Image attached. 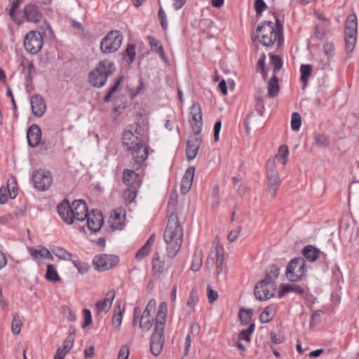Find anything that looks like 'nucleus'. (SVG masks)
Segmentation results:
<instances>
[{"instance_id": "nucleus-11", "label": "nucleus", "mask_w": 359, "mask_h": 359, "mask_svg": "<svg viewBox=\"0 0 359 359\" xmlns=\"http://www.w3.org/2000/svg\"><path fill=\"white\" fill-rule=\"evenodd\" d=\"M32 181L36 189L45 191L48 189L52 184V175L48 171L39 170L33 173Z\"/></svg>"}, {"instance_id": "nucleus-51", "label": "nucleus", "mask_w": 359, "mask_h": 359, "mask_svg": "<svg viewBox=\"0 0 359 359\" xmlns=\"http://www.w3.org/2000/svg\"><path fill=\"white\" fill-rule=\"evenodd\" d=\"M314 142L320 147H327L330 144L329 139L322 134H315Z\"/></svg>"}, {"instance_id": "nucleus-33", "label": "nucleus", "mask_w": 359, "mask_h": 359, "mask_svg": "<svg viewBox=\"0 0 359 359\" xmlns=\"http://www.w3.org/2000/svg\"><path fill=\"white\" fill-rule=\"evenodd\" d=\"M276 314V309L273 306H267L260 314V321L262 323H267L272 320Z\"/></svg>"}, {"instance_id": "nucleus-53", "label": "nucleus", "mask_w": 359, "mask_h": 359, "mask_svg": "<svg viewBox=\"0 0 359 359\" xmlns=\"http://www.w3.org/2000/svg\"><path fill=\"white\" fill-rule=\"evenodd\" d=\"M198 300V292L196 289H192L187 300V306L194 308Z\"/></svg>"}, {"instance_id": "nucleus-50", "label": "nucleus", "mask_w": 359, "mask_h": 359, "mask_svg": "<svg viewBox=\"0 0 359 359\" xmlns=\"http://www.w3.org/2000/svg\"><path fill=\"white\" fill-rule=\"evenodd\" d=\"M153 321L150 318L141 316L140 320V327L143 332L149 331L152 327Z\"/></svg>"}, {"instance_id": "nucleus-61", "label": "nucleus", "mask_w": 359, "mask_h": 359, "mask_svg": "<svg viewBox=\"0 0 359 359\" xmlns=\"http://www.w3.org/2000/svg\"><path fill=\"white\" fill-rule=\"evenodd\" d=\"M241 231V226H238L236 229L231 231L227 236L228 241L230 243L234 242L237 239Z\"/></svg>"}, {"instance_id": "nucleus-16", "label": "nucleus", "mask_w": 359, "mask_h": 359, "mask_svg": "<svg viewBox=\"0 0 359 359\" xmlns=\"http://www.w3.org/2000/svg\"><path fill=\"white\" fill-rule=\"evenodd\" d=\"M89 229L93 232L98 231L103 224V216L98 210H93L86 217Z\"/></svg>"}, {"instance_id": "nucleus-17", "label": "nucleus", "mask_w": 359, "mask_h": 359, "mask_svg": "<svg viewBox=\"0 0 359 359\" xmlns=\"http://www.w3.org/2000/svg\"><path fill=\"white\" fill-rule=\"evenodd\" d=\"M31 109L36 117H41L46 112V104L44 99L39 95L35 94L30 98Z\"/></svg>"}, {"instance_id": "nucleus-2", "label": "nucleus", "mask_w": 359, "mask_h": 359, "mask_svg": "<svg viewBox=\"0 0 359 359\" xmlns=\"http://www.w3.org/2000/svg\"><path fill=\"white\" fill-rule=\"evenodd\" d=\"M163 239L167 244V257L170 259L174 258L179 252L183 240V229L179 223L177 215L174 212H172L169 217Z\"/></svg>"}, {"instance_id": "nucleus-42", "label": "nucleus", "mask_w": 359, "mask_h": 359, "mask_svg": "<svg viewBox=\"0 0 359 359\" xmlns=\"http://www.w3.org/2000/svg\"><path fill=\"white\" fill-rule=\"evenodd\" d=\"M312 71L311 65H302L300 67L301 72V81L304 83V84L307 83V81L311 76Z\"/></svg>"}, {"instance_id": "nucleus-6", "label": "nucleus", "mask_w": 359, "mask_h": 359, "mask_svg": "<svg viewBox=\"0 0 359 359\" xmlns=\"http://www.w3.org/2000/svg\"><path fill=\"white\" fill-rule=\"evenodd\" d=\"M307 266L303 257L291 259L286 267L285 276L291 282L302 280L306 276Z\"/></svg>"}, {"instance_id": "nucleus-49", "label": "nucleus", "mask_w": 359, "mask_h": 359, "mask_svg": "<svg viewBox=\"0 0 359 359\" xmlns=\"http://www.w3.org/2000/svg\"><path fill=\"white\" fill-rule=\"evenodd\" d=\"M137 175L134 171L128 170V169L123 170V182L126 185H128L130 187L131 186V183H130L131 180H133L134 178H137Z\"/></svg>"}, {"instance_id": "nucleus-38", "label": "nucleus", "mask_w": 359, "mask_h": 359, "mask_svg": "<svg viewBox=\"0 0 359 359\" xmlns=\"http://www.w3.org/2000/svg\"><path fill=\"white\" fill-rule=\"evenodd\" d=\"M22 326V319L19 314L14 315L11 323V330L14 334H20Z\"/></svg>"}, {"instance_id": "nucleus-39", "label": "nucleus", "mask_w": 359, "mask_h": 359, "mask_svg": "<svg viewBox=\"0 0 359 359\" xmlns=\"http://www.w3.org/2000/svg\"><path fill=\"white\" fill-rule=\"evenodd\" d=\"M334 50V46L332 43H326L324 44L323 53L326 56V60L323 65V67H326L329 65L330 57L333 56Z\"/></svg>"}, {"instance_id": "nucleus-35", "label": "nucleus", "mask_w": 359, "mask_h": 359, "mask_svg": "<svg viewBox=\"0 0 359 359\" xmlns=\"http://www.w3.org/2000/svg\"><path fill=\"white\" fill-rule=\"evenodd\" d=\"M279 275V268L276 265H271L266 271L264 280L276 283V280Z\"/></svg>"}, {"instance_id": "nucleus-37", "label": "nucleus", "mask_w": 359, "mask_h": 359, "mask_svg": "<svg viewBox=\"0 0 359 359\" xmlns=\"http://www.w3.org/2000/svg\"><path fill=\"white\" fill-rule=\"evenodd\" d=\"M27 250L29 252L31 257L34 259L37 260L44 258L46 248L41 246H40L39 249H36L32 247H28Z\"/></svg>"}, {"instance_id": "nucleus-18", "label": "nucleus", "mask_w": 359, "mask_h": 359, "mask_svg": "<svg viewBox=\"0 0 359 359\" xmlns=\"http://www.w3.org/2000/svg\"><path fill=\"white\" fill-rule=\"evenodd\" d=\"M126 217L125 210L122 208H117L111 215L109 223L113 229H122Z\"/></svg>"}, {"instance_id": "nucleus-5", "label": "nucleus", "mask_w": 359, "mask_h": 359, "mask_svg": "<svg viewBox=\"0 0 359 359\" xmlns=\"http://www.w3.org/2000/svg\"><path fill=\"white\" fill-rule=\"evenodd\" d=\"M115 70L116 67L113 62L108 60H101L96 67L89 73V82L95 88H101L105 85L108 77Z\"/></svg>"}, {"instance_id": "nucleus-4", "label": "nucleus", "mask_w": 359, "mask_h": 359, "mask_svg": "<svg viewBox=\"0 0 359 359\" xmlns=\"http://www.w3.org/2000/svg\"><path fill=\"white\" fill-rule=\"evenodd\" d=\"M167 304H160L155 318L154 331L150 339V350L155 356L158 355L164 344V329L166 322Z\"/></svg>"}, {"instance_id": "nucleus-46", "label": "nucleus", "mask_w": 359, "mask_h": 359, "mask_svg": "<svg viewBox=\"0 0 359 359\" xmlns=\"http://www.w3.org/2000/svg\"><path fill=\"white\" fill-rule=\"evenodd\" d=\"M135 197L136 189L134 186H130L123 193V198L128 203H132L135 200Z\"/></svg>"}, {"instance_id": "nucleus-47", "label": "nucleus", "mask_w": 359, "mask_h": 359, "mask_svg": "<svg viewBox=\"0 0 359 359\" xmlns=\"http://www.w3.org/2000/svg\"><path fill=\"white\" fill-rule=\"evenodd\" d=\"M123 57L126 59L128 58V61L130 63L133 62L135 57V46L134 44H128L124 53Z\"/></svg>"}, {"instance_id": "nucleus-25", "label": "nucleus", "mask_w": 359, "mask_h": 359, "mask_svg": "<svg viewBox=\"0 0 359 359\" xmlns=\"http://www.w3.org/2000/svg\"><path fill=\"white\" fill-rule=\"evenodd\" d=\"M20 67L24 72L27 69L26 80L27 82H31L32 80V76L36 73L33 62L28 59L23 58L20 62Z\"/></svg>"}, {"instance_id": "nucleus-30", "label": "nucleus", "mask_w": 359, "mask_h": 359, "mask_svg": "<svg viewBox=\"0 0 359 359\" xmlns=\"http://www.w3.org/2000/svg\"><path fill=\"white\" fill-rule=\"evenodd\" d=\"M278 79L276 74H273L268 83V97H275L279 93Z\"/></svg>"}, {"instance_id": "nucleus-59", "label": "nucleus", "mask_w": 359, "mask_h": 359, "mask_svg": "<svg viewBox=\"0 0 359 359\" xmlns=\"http://www.w3.org/2000/svg\"><path fill=\"white\" fill-rule=\"evenodd\" d=\"M276 164V162L275 161V158H271L268 160L266 163L267 175L277 173Z\"/></svg>"}, {"instance_id": "nucleus-21", "label": "nucleus", "mask_w": 359, "mask_h": 359, "mask_svg": "<svg viewBox=\"0 0 359 359\" xmlns=\"http://www.w3.org/2000/svg\"><path fill=\"white\" fill-rule=\"evenodd\" d=\"M115 291L111 290L107 292L104 299L99 301L97 303L96 309L98 313H107L109 311L115 298Z\"/></svg>"}, {"instance_id": "nucleus-9", "label": "nucleus", "mask_w": 359, "mask_h": 359, "mask_svg": "<svg viewBox=\"0 0 359 359\" xmlns=\"http://www.w3.org/2000/svg\"><path fill=\"white\" fill-rule=\"evenodd\" d=\"M43 39L41 34L36 31L29 32L24 39L25 50L31 54H36L41 49Z\"/></svg>"}, {"instance_id": "nucleus-48", "label": "nucleus", "mask_w": 359, "mask_h": 359, "mask_svg": "<svg viewBox=\"0 0 359 359\" xmlns=\"http://www.w3.org/2000/svg\"><path fill=\"white\" fill-rule=\"evenodd\" d=\"M270 56V63L273 67V72L276 74V72L280 69L282 67L283 63L282 60L278 55H274L272 54H269Z\"/></svg>"}, {"instance_id": "nucleus-3", "label": "nucleus", "mask_w": 359, "mask_h": 359, "mask_svg": "<svg viewBox=\"0 0 359 359\" xmlns=\"http://www.w3.org/2000/svg\"><path fill=\"white\" fill-rule=\"evenodd\" d=\"M276 23L271 21L263 22L257 28V37L264 46L269 47L277 43L280 46L283 42L282 25L277 15H274Z\"/></svg>"}, {"instance_id": "nucleus-15", "label": "nucleus", "mask_w": 359, "mask_h": 359, "mask_svg": "<svg viewBox=\"0 0 359 359\" xmlns=\"http://www.w3.org/2000/svg\"><path fill=\"white\" fill-rule=\"evenodd\" d=\"M23 17L27 22L38 23L42 20L43 14L36 4H28L23 9Z\"/></svg>"}, {"instance_id": "nucleus-54", "label": "nucleus", "mask_w": 359, "mask_h": 359, "mask_svg": "<svg viewBox=\"0 0 359 359\" xmlns=\"http://www.w3.org/2000/svg\"><path fill=\"white\" fill-rule=\"evenodd\" d=\"M156 306V300L154 299H151L149 301L142 316L150 318L151 313L155 309Z\"/></svg>"}, {"instance_id": "nucleus-20", "label": "nucleus", "mask_w": 359, "mask_h": 359, "mask_svg": "<svg viewBox=\"0 0 359 359\" xmlns=\"http://www.w3.org/2000/svg\"><path fill=\"white\" fill-rule=\"evenodd\" d=\"M195 168L194 166H189L186 170L180 184V191L182 194H187L192 185L194 177Z\"/></svg>"}, {"instance_id": "nucleus-55", "label": "nucleus", "mask_w": 359, "mask_h": 359, "mask_svg": "<svg viewBox=\"0 0 359 359\" xmlns=\"http://www.w3.org/2000/svg\"><path fill=\"white\" fill-rule=\"evenodd\" d=\"M73 264L81 274L86 273L90 269V266L88 264L79 261H73Z\"/></svg>"}, {"instance_id": "nucleus-31", "label": "nucleus", "mask_w": 359, "mask_h": 359, "mask_svg": "<svg viewBox=\"0 0 359 359\" xmlns=\"http://www.w3.org/2000/svg\"><path fill=\"white\" fill-rule=\"evenodd\" d=\"M203 253L199 248L196 249L191 262V269L193 271H198L202 266Z\"/></svg>"}, {"instance_id": "nucleus-29", "label": "nucleus", "mask_w": 359, "mask_h": 359, "mask_svg": "<svg viewBox=\"0 0 359 359\" xmlns=\"http://www.w3.org/2000/svg\"><path fill=\"white\" fill-rule=\"evenodd\" d=\"M288 292H294L297 294H302L304 292V288L297 285H282L279 292V297L282 298L285 294Z\"/></svg>"}, {"instance_id": "nucleus-56", "label": "nucleus", "mask_w": 359, "mask_h": 359, "mask_svg": "<svg viewBox=\"0 0 359 359\" xmlns=\"http://www.w3.org/2000/svg\"><path fill=\"white\" fill-rule=\"evenodd\" d=\"M74 341L73 340L72 336H67L66 339L65 340L63 345L62 347H60V349L68 353L71 348L73 346Z\"/></svg>"}, {"instance_id": "nucleus-12", "label": "nucleus", "mask_w": 359, "mask_h": 359, "mask_svg": "<svg viewBox=\"0 0 359 359\" xmlns=\"http://www.w3.org/2000/svg\"><path fill=\"white\" fill-rule=\"evenodd\" d=\"M189 123L192 128L194 133L199 135L203 126L202 112L200 104L194 102L189 110Z\"/></svg>"}, {"instance_id": "nucleus-57", "label": "nucleus", "mask_w": 359, "mask_h": 359, "mask_svg": "<svg viewBox=\"0 0 359 359\" xmlns=\"http://www.w3.org/2000/svg\"><path fill=\"white\" fill-rule=\"evenodd\" d=\"M121 77L116 80V81L114 83V84L109 88V92L107 93V95L104 97V101L105 102H109L111 100V97L113 93H114L118 87L119 86L121 82Z\"/></svg>"}, {"instance_id": "nucleus-43", "label": "nucleus", "mask_w": 359, "mask_h": 359, "mask_svg": "<svg viewBox=\"0 0 359 359\" xmlns=\"http://www.w3.org/2000/svg\"><path fill=\"white\" fill-rule=\"evenodd\" d=\"M252 316V310L242 309L240 310L238 316L243 324L247 325L250 323Z\"/></svg>"}, {"instance_id": "nucleus-13", "label": "nucleus", "mask_w": 359, "mask_h": 359, "mask_svg": "<svg viewBox=\"0 0 359 359\" xmlns=\"http://www.w3.org/2000/svg\"><path fill=\"white\" fill-rule=\"evenodd\" d=\"M201 143L202 139L198 135L194 133L193 135L189 137L186 149V154L188 161H191L196 158Z\"/></svg>"}, {"instance_id": "nucleus-62", "label": "nucleus", "mask_w": 359, "mask_h": 359, "mask_svg": "<svg viewBox=\"0 0 359 359\" xmlns=\"http://www.w3.org/2000/svg\"><path fill=\"white\" fill-rule=\"evenodd\" d=\"M158 15V19L160 20V23H161V26L163 27V28L164 29H166L167 27H168V24H167V21H166V15H165V13L164 12V11L163 10V8H161L159 9Z\"/></svg>"}, {"instance_id": "nucleus-8", "label": "nucleus", "mask_w": 359, "mask_h": 359, "mask_svg": "<svg viewBox=\"0 0 359 359\" xmlns=\"http://www.w3.org/2000/svg\"><path fill=\"white\" fill-rule=\"evenodd\" d=\"M276 290V283L262 279L255 285L254 293L259 301H266L274 296Z\"/></svg>"}, {"instance_id": "nucleus-36", "label": "nucleus", "mask_w": 359, "mask_h": 359, "mask_svg": "<svg viewBox=\"0 0 359 359\" xmlns=\"http://www.w3.org/2000/svg\"><path fill=\"white\" fill-rule=\"evenodd\" d=\"M149 41L151 50L155 51L156 53L159 54L163 60H165V53L163 51V48L161 45L159 44V42L152 36L149 37Z\"/></svg>"}, {"instance_id": "nucleus-58", "label": "nucleus", "mask_w": 359, "mask_h": 359, "mask_svg": "<svg viewBox=\"0 0 359 359\" xmlns=\"http://www.w3.org/2000/svg\"><path fill=\"white\" fill-rule=\"evenodd\" d=\"M207 296L210 304H212L218 298L217 292L212 290L210 286L207 288Z\"/></svg>"}, {"instance_id": "nucleus-64", "label": "nucleus", "mask_w": 359, "mask_h": 359, "mask_svg": "<svg viewBox=\"0 0 359 359\" xmlns=\"http://www.w3.org/2000/svg\"><path fill=\"white\" fill-rule=\"evenodd\" d=\"M128 347L127 346H123L119 351L118 359H128Z\"/></svg>"}, {"instance_id": "nucleus-24", "label": "nucleus", "mask_w": 359, "mask_h": 359, "mask_svg": "<svg viewBox=\"0 0 359 359\" xmlns=\"http://www.w3.org/2000/svg\"><path fill=\"white\" fill-rule=\"evenodd\" d=\"M280 184V179L278 173L267 175V184L269 191L272 196L276 195V191Z\"/></svg>"}, {"instance_id": "nucleus-10", "label": "nucleus", "mask_w": 359, "mask_h": 359, "mask_svg": "<svg viewBox=\"0 0 359 359\" xmlns=\"http://www.w3.org/2000/svg\"><path fill=\"white\" fill-rule=\"evenodd\" d=\"M118 261L117 256L103 254L95 256L93 263L96 270L105 271L115 266Z\"/></svg>"}, {"instance_id": "nucleus-27", "label": "nucleus", "mask_w": 359, "mask_h": 359, "mask_svg": "<svg viewBox=\"0 0 359 359\" xmlns=\"http://www.w3.org/2000/svg\"><path fill=\"white\" fill-rule=\"evenodd\" d=\"M155 241V235L152 234L150 236L149 239L144 243V245L137 251L136 253V258L142 259L146 257L151 251V247L154 244Z\"/></svg>"}, {"instance_id": "nucleus-28", "label": "nucleus", "mask_w": 359, "mask_h": 359, "mask_svg": "<svg viewBox=\"0 0 359 359\" xmlns=\"http://www.w3.org/2000/svg\"><path fill=\"white\" fill-rule=\"evenodd\" d=\"M289 149L286 145H281L278 148L277 154L272 158H275L276 162L280 163L283 166H285L288 161Z\"/></svg>"}, {"instance_id": "nucleus-63", "label": "nucleus", "mask_w": 359, "mask_h": 359, "mask_svg": "<svg viewBox=\"0 0 359 359\" xmlns=\"http://www.w3.org/2000/svg\"><path fill=\"white\" fill-rule=\"evenodd\" d=\"M262 94V92H259V95L257 97V109L260 115H262L263 111L264 110V100Z\"/></svg>"}, {"instance_id": "nucleus-14", "label": "nucleus", "mask_w": 359, "mask_h": 359, "mask_svg": "<svg viewBox=\"0 0 359 359\" xmlns=\"http://www.w3.org/2000/svg\"><path fill=\"white\" fill-rule=\"evenodd\" d=\"M88 214L87 204L82 200L74 201L72 204V219L80 222L84 221Z\"/></svg>"}, {"instance_id": "nucleus-45", "label": "nucleus", "mask_w": 359, "mask_h": 359, "mask_svg": "<svg viewBox=\"0 0 359 359\" xmlns=\"http://www.w3.org/2000/svg\"><path fill=\"white\" fill-rule=\"evenodd\" d=\"M123 311H121L120 307L118 306V312L114 314L112 319V325L115 331H118L121 328V323H122V314Z\"/></svg>"}, {"instance_id": "nucleus-22", "label": "nucleus", "mask_w": 359, "mask_h": 359, "mask_svg": "<svg viewBox=\"0 0 359 359\" xmlns=\"http://www.w3.org/2000/svg\"><path fill=\"white\" fill-rule=\"evenodd\" d=\"M57 212L64 222L68 224L73 223L72 217V205H69L67 201H64L57 206Z\"/></svg>"}, {"instance_id": "nucleus-19", "label": "nucleus", "mask_w": 359, "mask_h": 359, "mask_svg": "<svg viewBox=\"0 0 359 359\" xmlns=\"http://www.w3.org/2000/svg\"><path fill=\"white\" fill-rule=\"evenodd\" d=\"M27 139L29 146L36 147L41 139V130L36 124L32 125L27 132Z\"/></svg>"}, {"instance_id": "nucleus-52", "label": "nucleus", "mask_w": 359, "mask_h": 359, "mask_svg": "<svg viewBox=\"0 0 359 359\" xmlns=\"http://www.w3.org/2000/svg\"><path fill=\"white\" fill-rule=\"evenodd\" d=\"M214 248L216 252V262L217 263L221 264L222 262H223V247L215 240L214 242Z\"/></svg>"}, {"instance_id": "nucleus-40", "label": "nucleus", "mask_w": 359, "mask_h": 359, "mask_svg": "<svg viewBox=\"0 0 359 359\" xmlns=\"http://www.w3.org/2000/svg\"><path fill=\"white\" fill-rule=\"evenodd\" d=\"M357 35H345L346 50L351 53L355 48Z\"/></svg>"}, {"instance_id": "nucleus-1", "label": "nucleus", "mask_w": 359, "mask_h": 359, "mask_svg": "<svg viewBox=\"0 0 359 359\" xmlns=\"http://www.w3.org/2000/svg\"><path fill=\"white\" fill-rule=\"evenodd\" d=\"M147 140L144 130L137 123L130 125L123 134V144L131 153L137 165L142 164L148 157V147L145 144Z\"/></svg>"}, {"instance_id": "nucleus-34", "label": "nucleus", "mask_w": 359, "mask_h": 359, "mask_svg": "<svg viewBox=\"0 0 359 359\" xmlns=\"http://www.w3.org/2000/svg\"><path fill=\"white\" fill-rule=\"evenodd\" d=\"M53 254L61 260L70 261L73 257L72 254L67 252L65 248L56 247L53 250Z\"/></svg>"}, {"instance_id": "nucleus-60", "label": "nucleus", "mask_w": 359, "mask_h": 359, "mask_svg": "<svg viewBox=\"0 0 359 359\" xmlns=\"http://www.w3.org/2000/svg\"><path fill=\"white\" fill-rule=\"evenodd\" d=\"M266 5L263 0H255V9L257 15H261L264 10L266 8Z\"/></svg>"}, {"instance_id": "nucleus-41", "label": "nucleus", "mask_w": 359, "mask_h": 359, "mask_svg": "<svg viewBox=\"0 0 359 359\" xmlns=\"http://www.w3.org/2000/svg\"><path fill=\"white\" fill-rule=\"evenodd\" d=\"M21 1H22V0H13L12 5H11V8L9 11L10 17L15 22H16L18 25H20L23 22V20L17 18L15 13V10L17 8H18L19 6H20Z\"/></svg>"}, {"instance_id": "nucleus-23", "label": "nucleus", "mask_w": 359, "mask_h": 359, "mask_svg": "<svg viewBox=\"0 0 359 359\" xmlns=\"http://www.w3.org/2000/svg\"><path fill=\"white\" fill-rule=\"evenodd\" d=\"M357 17L353 13L350 14L346 20L344 28V35H357Z\"/></svg>"}, {"instance_id": "nucleus-44", "label": "nucleus", "mask_w": 359, "mask_h": 359, "mask_svg": "<svg viewBox=\"0 0 359 359\" xmlns=\"http://www.w3.org/2000/svg\"><path fill=\"white\" fill-rule=\"evenodd\" d=\"M302 118L297 112H293L291 117V128L294 131H298L301 127Z\"/></svg>"}, {"instance_id": "nucleus-32", "label": "nucleus", "mask_w": 359, "mask_h": 359, "mask_svg": "<svg viewBox=\"0 0 359 359\" xmlns=\"http://www.w3.org/2000/svg\"><path fill=\"white\" fill-rule=\"evenodd\" d=\"M45 277L47 279V280L52 283H57L61 280V278L58 275L55 267L53 264L47 265V269Z\"/></svg>"}, {"instance_id": "nucleus-26", "label": "nucleus", "mask_w": 359, "mask_h": 359, "mask_svg": "<svg viewBox=\"0 0 359 359\" xmlns=\"http://www.w3.org/2000/svg\"><path fill=\"white\" fill-rule=\"evenodd\" d=\"M302 255L309 262H314L317 260L320 255V250L312 245H307L302 250Z\"/></svg>"}, {"instance_id": "nucleus-7", "label": "nucleus", "mask_w": 359, "mask_h": 359, "mask_svg": "<svg viewBox=\"0 0 359 359\" xmlns=\"http://www.w3.org/2000/svg\"><path fill=\"white\" fill-rule=\"evenodd\" d=\"M123 36L120 31L109 32L100 42V50L104 54H111L116 52L121 47Z\"/></svg>"}]
</instances>
